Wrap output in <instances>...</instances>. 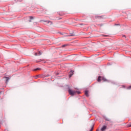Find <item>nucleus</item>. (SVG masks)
Wrapping results in <instances>:
<instances>
[{"label": "nucleus", "instance_id": "1", "mask_svg": "<svg viewBox=\"0 0 131 131\" xmlns=\"http://www.w3.org/2000/svg\"><path fill=\"white\" fill-rule=\"evenodd\" d=\"M69 93L70 94V95H71V96H74V95H75V94H78V95H79L80 94V92L79 91H75L74 90H69Z\"/></svg>", "mask_w": 131, "mask_h": 131}, {"label": "nucleus", "instance_id": "2", "mask_svg": "<svg viewBox=\"0 0 131 131\" xmlns=\"http://www.w3.org/2000/svg\"><path fill=\"white\" fill-rule=\"evenodd\" d=\"M101 78L102 80H103V81H107V79H106V78H105V77H101V76L98 77V78L97 79V81H98V82L101 81Z\"/></svg>", "mask_w": 131, "mask_h": 131}, {"label": "nucleus", "instance_id": "3", "mask_svg": "<svg viewBox=\"0 0 131 131\" xmlns=\"http://www.w3.org/2000/svg\"><path fill=\"white\" fill-rule=\"evenodd\" d=\"M106 128H107V126H103L101 128V131H105V130H106Z\"/></svg>", "mask_w": 131, "mask_h": 131}, {"label": "nucleus", "instance_id": "4", "mask_svg": "<svg viewBox=\"0 0 131 131\" xmlns=\"http://www.w3.org/2000/svg\"><path fill=\"white\" fill-rule=\"evenodd\" d=\"M73 75V71H71L69 74V77H71Z\"/></svg>", "mask_w": 131, "mask_h": 131}, {"label": "nucleus", "instance_id": "5", "mask_svg": "<svg viewBox=\"0 0 131 131\" xmlns=\"http://www.w3.org/2000/svg\"><path fill=\"white\" fill-rule=\"evenodd\" d=\"M85 95L86 96V97H89V91L88 90L85 91Z\"/></svg>", "mask_w": 131, "mask_h": 131}, {"label": "nucleus", "instance_id": "6", "mask_svg": "<svg viewBox=\"0 0 131 131\" xmlns=\"http://www.w3.org/2000/svg\"><path fill=\"white\" fill-rule=\"evenodd\" d=\"M45 22H47V23H48V24L50 23V24H52V21H45Z\"/></svg>", "mask_w": 131, "mask_h": 131}, {"label": "nucleus", "instance_id": "7", "mask_svg": "<svg viewBox=\"0 0 131 131\" xmlns=\"http://www.w3.org/2000/svg\"><path fill=\"white\" fill-rule=\"evenodd\" d=\"M29 18H30L31 20H32V19H33V17L32 16H29Z\"/></svg>", "mask_w": 131, "mask_h": 131}, {"label": "nucleus", "instance_id": "8", "mask_svg": "<svg viewBox=\"0 0 131 131\" xmlns=\"http://www.w3.org/2000/svg\"><path fill=\"white\" fill-rule=\"evenodd\" d=\"M40 55H41V52H40V51H39V53H38V56H40Z\"/></svg>", "mask_w": 131, "mask_h": 131}, {"label": "nucleus", "instance_id": "9", "mask_svg": "<svg viewBox=\"0 0 131 131\" xmlns=\"http://www.w3.org/2000/svg\"><path fill=\"white\" fill-rule=\"evenodd\" d=\"M94 129V127H92L90 131H93Z\"/></svg>", "mask_w": 131, "mask_h": 131}, {"label": "nucleus", "instance_id": "10", "mask_svg": "<svg viewBox=\"0 0 131 131\" xmlns=\"http://www.w3.org/2000/svg\"><path fill=\"white\" fill-rule=\"evenodd\" d=\"M35 71H36V70H39V69H38V68H37V69H35V70H34Z\"/></svg>", "mask_w": 131, "mask_h": 131}, {"label": "nucleus", "instance_id": "11", "mask_svg": "<svg viewBox=\"0 0 131 131\" xmlns=\"http://www.w3.org/2000/svg\"><path fill=\"white\" fill-rule=\"evenodd\" d=\"M130 89H131V86H129V87L128 88V90H130Z\"/></svg>", "mask_w": 131, "mask_h": 131}, {"label": "nucleus", "instance_id": "12", "mask_svg": "<svg viewBox=\"0 0 131 131\" xmlns=\"http://www.w3.org/2000/svg\"><path fill=\"white\" fill-rule=\"evenodd\" d=\"M66 45H63L62 48H64V47H66Z\"/></svg>", "mask_w": 131, "mask_h": 131}, {"label": "nucleus", "instance_id": "13", "mask_svg": "<svg viewBox=\"0 0 131 131\" xmlns=\"http://www.w3.org/2000/svg\"><path fill=\"white\" fill-rule=\"evenodd\" d=\"M6 79H7V81H8V80H9L8 78L6 77Z\"/></svg>", "mask_w": 131, "mask_h": 131}, {"label": "nucleus", "instance_id": "14", "mask_svg": "<svg viewBox=\"0 0 131 131\" xmlns=\"http://www.w3.org/2000/svg\"><path fill=\"white\" fill-rule=\"evenodd\" d=\"M35 56H37V53H35Z\"/></svg>", "mask_w": 131, "mask_h": 131}, {"label": "nucleus", "instance_id": "15", "mask_svg": "<svg viewBox=\"0 0 131 131\" xmlns=\"http://www.w3.org/2000/svg\"><path fill=\"white\" fill-rule=\"evenodd\" d=\"M29 22H31V20H29Z\"/></svg>", "mask_w": 131, "mask_h": 131}, {"label": "nucleus", "instance_id": "16", "mask_svg": "<svg viewBox=\"0 0 131 131\" xmlns=\"http://www.w3.org/2000/svg\"><path fill=\"white\" fill-rule=\"evenodd\" d=\"M130 127H131V124L130 125V126H129Z\"/></svg>", "mask_w": 131, "mask_h": 131}, {"label": "nucleus", "instance_id": "17", "mask_svg": "<svg viewBox=\"0 0 131 131\" xmlns=\"http://www.w3.org/2000/svg\"><path fill=\"white\" fill-rule=\"evenodd\" d=\"M124 36V37H125V36Z\"/></svg>", "mask_w": 131, "mask_h": 131}]
</instances>
